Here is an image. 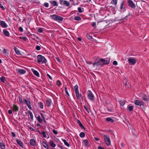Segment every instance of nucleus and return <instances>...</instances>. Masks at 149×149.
Here are the masks:
<instances>
[{
    "label": "nucleus",
    "instance_id": "6ab92c4d",
    "mask_svg": "<svg viewBox=\"0 0 149 149\" xmlns=\"http://www.w3.org/2000/svg\"><path fill=\"white\" fill-rule=\"evenodd\" d=\"M30 144L33 146H34L36 145V142L33 139H31L30 141Z\"/></svg>",
    "mask_w": 149,
    "mask_h": 149
},
{
    "label": "nucleus",
    "instance_id": "a18cd8bd",
    "mask_svg": "<svg viewBox=\"0 0 149 149\" xmlns=\"http://www.w3.org/2000/svg\"><path fill=\"white\" fill-rule=\"evenodd\" d=\"M44 6L46 7H49V4L47 3H44Z\"/></svg>",
    "mask_w": 149,
    "mask_h": 149
},
{
    "label": "nucleus",
    "instance_id": "f03ea898",
    "mask_svg": "<svg viewBox=\"0 0 149 149\" xmlns=\"http://www.w3.org/2000/svg\"><path fill=\"white\" fill-rule=\"evenodd\" d=\"M47 60L45 57L41 55H38V63H41L42 64L46 63Z\"/></svg>",
    "mask_w": 149,
    "mask_h": 149
},
{
    "label": "nucleus",
    "instance_id": "a211bd4d",
    "mask_svg": "<svg viewBox=\"0 0 149 149\" xmlns=\"http://www.w3.org/2000/svg\"><path fill=\"white\" fill-rule=\"evenodd\" d=\"M46 103L47 106H50L52 103V100L50 99H48L46 100Z\"/></svg>",
    "mask_w": 149,
    "mask_h": 149
},
{
    "label": "nucleus",
    "instance_id": "c756f323",
    "mask_svg": "<svg viewBox=\"0 0 149 149\" xmlns=\"http://www.w3.org/2000/svg\"><path fill=\"white\" fill-rule=\"evenodd\" d=\"M119 102L120 105L122 106H123L124 105L125 103V102L124 100L120 101Z\"/></svg>",
    "mask_w": 149,
    "mask_h": 149
},
{
    "label": "nucleus",
    "instance_id": "7c9ffc66",
    "mask_svg": "<svg viewBox=\"0 0 149 149\" xmlns=\"http://www.w3.org/2000/svg\"><path fill=\"white\" fill-rule=\"evenodd\" d=\"M84 144L85 146H88V142L87 140H85L84 141Z\"/></svg>",
    "mask_w": 149,
    "mask_h": 149
},
{
    "label": "nucleus",
    "instance_id": "603ef678",
    "mask_svg": "<svg viewBox=\"0 0 149 149\" xmlns=\"http://www.w3.org/2000/svg\"><path fill=\"white\" fill-rule=\"evenodd\" d=\"M84 108L85 109V110L88 112V113H89V110H88V109L86 107V106H84Z\"/></svg>",
    "mask_w": 149,
    "mask_h": 149
},
{
    "label": "nucleus",
    "instance_id": "37998d69",
    "mask_svg": "<svg viewBox=\"0 0 149 149\" xmlns=\"http://www.w3.org/2000/svg\"><path fill=\"white\" fill-rule=\"evenodd\" d=\"M42 134L44 137L46 138L47 137V136L46 135L45 132H42Z\"/></svg>",
    "mask_w": 149,
    "mask_h": 149
},
{
    "label": "nucleus",
    "instance_id": "5fc2aeb1",
    "mask_svg": "<svg viewBox=\"0 0 149 149\" xmlns=\"http://www.w3.org/2000/svg\"><path fill=\"white\" fill-rule=\"evenodd\" d=\"M65 92H66V94L68 95H69V93H68L67 90V88H66V87H65Z\"/></svg>",
    "mask_w": 149,
    "mask_h": 149
},
{
    "label": "nucleus",
    "instance_id": "6e6552de",
    "mask_svg": "<svg viewBox=\"0 0 149 149\" xmlns=\"http://www.w3.org/2000/svg\"><path fill=\"white\" fill-rule=\"evenodd\" d=\"M129 6L131 8H136V5L134 4L133 1L131 0H128L127 1Z\"/></svg>",
    "mask_w": 149,
    "mask_h": 149
},
{
    "label": "nucleus",
    "instance_id": "e2e57ef3",
    "mask_svg": "<svg viewBox=\"0 0 149 149\" xmlns=\"http://www.w3.org/2000/svg\"><path fill=\"white\" fill-rule=\"evenodd\" d=\"M47 76L51 80H52V78L51 77L49 74H47Z\"/></svg>",
    "mask_w": 149,
    "mask_h": 149
},
{
    "label": "nucleus",
    "instance_id": "bf43d9fd",
    "mask_svg": "<svg viewBox=\"0 0 149 149\" xmlns=\"http://www.w3.org/2000/svg\"><path fill=\"white\" fill-rule=\"evenodd\" d=\"M3 53L4 54H6L7 53V50L5 49L3 50Z\"/></svg>",
    "mask_w": 149,
    "mask_h": 149
},
{
    "label": "nucleus",
    "instance_id": "cd10ccee",
    "mask_svg": "<svg viewBox=\"0 0 149 149\" xmlns=\"http://www.w3.org/2000/svg\"><path fill=\"white\" fill-rule=\"evenodd\" d=\"M42 145L45 148L48 149V145L45 142H42Z\"/></svg>",
    "mask_w": 149,
    "mask_h": 149
},
{
    "label": "nucleus",
    "instance_id": "393cba45",
    "mask_svg": "<svg viewBox=\"0 0 149 149\" xmlns=\"http://www.w3.org/2000/svg\"><path fill=\"white\" fill-rule=\"evenodd\" d=\"M38 105L39 107L41 109H42L43 108V104L42 102H39L38 103Z\"/></svg>",
    "mask_w": 149,
    "mask_h": 149
},
{
    "label": "nucleus",
    "instance_id": "412c9836",
    "mask_svg": "<svg viewBox=\"0 0 149 149\" xmlns=\"http://www.w3.org/2000/svg\"><path fill=\"white\" fill-rule=\"evenodd\" d=\"M19 107L15 104H13V109L15 111H17L19 109Z\"/></svg>",
    "mask_w": 149,
    "mask_h": 149
},
{
    "label": "nucleus",
    "instance_id": "6e6d98bb",
    "mask_svg": "<svg viewBox=\"0 0 149 149\" xmlns=\"http://www.w3.org/2000/svg\"><path fill=\"white\" fill-rule=\"evenodd\" d=\"M143 100L144 101H147V97L146 96H145L143 97Z\"/></svg>",
    "mask_w": 149,
    "mask_h": 149
},
{
    "label": "nucleus",
    "instance_id": "20e7f679",
    "mask_svg": "<svg viewBox=\"0 0 149 149\" xmlns=\"http://www.w3.org/2000/svg\"><path fill=\"white\" fill-rule=\"evenodd\" d=\"M74 91L76 94V96L78 99H79L80 98V97H81L83 98V97L82 95L80 94L79 95V93L78 90V86L77 85H76L74 86Z\"/></svg>",
    "mask_w": 149,
    "mask_h": 149
},
{
    "label": "nucleus",
    "instance_id": "49530a36",
    "mask_svg": "<svg viewBox=\"0 0 149 149\" xmlns=\"http://www.w3.org/2000/svg\"><path fill=\"white\" fill-rule=\"evenodd\" d=\"M0 8H1L2 10H5V8L0 3Z\"/></svg>",
    "mask_w": 149,
    "mask_h": 149
},
{
    "label": "nucleus",
    "instance_id": "c03bdc74",
    "mask_svg": "<svg viewBox=\"0 0 149 149\" xmlns=\"http://www.w3.org/2000/svg\"><path fill=\"white\" fill-rule=\"evenodd\" d=\"M29 112L30 114V117L31 119H32L33 118V115L32 113V112L31 111H29Z\"/></svg>",
    "mask_w": 149,
    "mask_h": 149
},
{
    "label": "nucleus",
    "instance_id": "c9c22d12",
    "mask_svg": "<svg viewBox=\"0 0 149 149\" xmlns=\"http://www.w3.org/2000/svg\"><path fill=\"white\" fill-rule=\"evenodd\" d=\"M0 80L3 82H4L5 80V77H2L0 78Z\"/></svg>",
    "mask_w": 149,
    "mask_h": 149
},
{
    "label": "nucleus",
    "instance_id": "58836bf2",
    "mask_svg": "<svg viewBox=\"0 0 149 149\" xmlns=\"http://www.w3.org/2000/svg\"><path fill=\"white\" fill-rule=\"evenodd\" d=\"M19 38L20 39H23L24 41H26L27 38L26 37H20Z\"/></svg>",
    "mask_w": 149,
    "mask_h": 149
},
{
    "label": "nucleus",
    "instance_id": "e433bc0d",
    "mask_svg": "<svg viewBox=\"0 0 149 149\" xmlns=\"http://www.w3.org/2000/svg\"><path fill=\"white\" fill-rule=\"evenodd\" d=\"M85 134L83 132H81L79 134L81 138H83L85 136Z\"/></svg>",
    "mask_w": 149,
    "mask_h": 149
},
{
    "label": "nucleus",
    "instance_id": "f257e3e1",
    "mask_svg": "<svg viewBox=\"0 0 149 149\" xmlns=\"http://www.w3.org/2000/svg\"><path fill=\"white\" fill-rule=\"evenodd\" d=\"M109 61L110 59L109 58L105 59H101L98 60V61L94 63L93 64V66L96 69H98L103 65L109 64Z\"/></svg>",
    "mask_w": 149,
    "mask_h": 149
},
{
    "label": "nucleus",
    "instance_id": "7ed1b4c3",
    "mask_svg": "<svg viewBox=\"0 0 149 149\" xmlns=\"http://www.w3.org/2000/svg\"><path fill=\"white\" fill-rule=\"evenodd\" d=\"M74 91L76 94V96L78 99H79L80 98V97H81L83 98V97L82 95L80 94L79 95V93L78 90V86L77 85H76L74 86Z\"/></svg>",
    "mask_w": 149,
    "mask_h": 149
},
{
    "label": "nucleus",
    "instance_id": "423d86ee",
    "mask_svg": "<svg viewBox=\"0 0 149 149\" xmlns=\"http://www.w3.org/2000/svg\"><path fill=\"white\" fill-rule=\"evenodd\" d=\"M103 136L104 137V142L106 145L107 146L110 145L111 144V141L109 136L106 135H104Z\"/></svg>",
    "mask_w": 149,
    "mask_h": 149
},
{
    "label": "nucleus",
    "instance_id": "72a5a7b5",
    "mask_svg": "<svg viewBox=\"0 0 149 149\" xmlns=\"http://www.w3.org/2000/svg\"><path fill=\"white\" fill-rule=\"evenodd\" d=\"M74 19L75 20L77 21H80L81 19V18L80 17L78 16H76L74 17Z\"/></svg>",
    "mask_w": 149,
    "mask_h": 149
},
{
    "label": "nucleus",
    "instance_id": "dca6fc26",
    "mask_svg": "<svg viewBox=\"0 0 149 149\" xmlns=\"http://www.w3.org/2000/svg\"><path fill=\"white\" fill-rule=\"evenodd\" d=\"M16 141L17 143L21 147H23V144L22 142L20 140L17 139Z\"/></svg>",
    "mask_w": 149,
    "mask_h": 149
},
{
    "label": "nucleus",
    "instance_id": "4c0bfd02",
    "mask_svg": "<svg viewBox=\"0 0 149 149\" xmlns=\"http://www.w3.org/2000/svg\"><path fill=\"white\" fill-rule=\"evenodd\" d=\"M56 84L57 85L60 86L61 85V83L60 81L57 80L56 82Z\"/></svg>",
    "mask_w": 149,
    "mask_h": 149
},
{
    "label": "nucleus",
    "instance_id": "c85d7f7f",
    "mask_svg": "<svg viewBox=\"0 0 149 149\" xmlns=\"http://www.w3.org/2000/svg\"><path fill=\"white\" fill-rule=\"evenodd\" d=\"M106 120L108 122H110L112 123L114 122V120L110 118H107L106 119Z\"/></svg>",
    "mask_w": 149,
    "mask_h": 149
},
{
    "label": "nucleus",
    "instance_id": "4468645a",
    "mask_svg": "<svg viewBox=\"0 0 149 149\" xmlns=\"http://www.w3.org/2000/svg\"><path fill=\"white\" fill-rule=\"evenodd\" d=\"M16 70L18 73L22 74H24L26 72V71L23 69H17Z\"/></svg>",
    "mask_w": 149,
    "mask_h": 149
},
{
    "label": "nucleus",
    "instance_id": "3c124183",
    "mask_svg": "<svg viewBox=\"0 0 149 149\" xmlns=\"http://www.w3.org/2000/svg\"><path fill=\"white\" fill-rule=\"evenodd\" d=\"M53 133L55 134H58V132L55 130H53Z\"/></svg>",
    "mask_w": 149,
    "mask_h": 149
},
{
    "label": "nucleus",
    "instance_id": "0e129e2a",
    "mask_svg": "<svg viewBox=\"0 0 149 149\" xmlns=\"http://www.w3.org/2000/svg\"><path fill=\"white\" fill-rule=\"evenodd\" d=\"M94 139H95V140L96 141H98V140H100V139L99 138H96V137H95Z\"/></svg>",
    "mask_w": 149,
    "mask_h": 149
},
{
    "label": "nucleus",
    "instance_id": "0eeeda50",
    "mask_svg": "<svg viewBox=\"0 0 149 149\" xmlns=\"http://www.w3.org/2000/svg\"><path fill=\"white\" fill-rule=\"evenodd\" d=\"M88 98L91 100L93 101L94 99V96L92 92L90 90L88 91Z\"/></svg>",
    "mask_w": 149,
    "mask_h": 149
},
{
    "label": "nucleus",
    "instance_id": "9d476101",
    "mask_svg": "<svg viewBox=\"0 0 149 149\" xmlns=\"http://www.w3.org/2000/svg\"><path fill=\"white\" fill-rule=\"evenodd\" d=\"M134 104L136 105L141 106L144 104L143 102L138 100H135L134 102Z\"/></svg>",
    "mask_w": 149,
    "mask_h": 149
},
{
    "label": "nucleus",
    "instance_id": "79ce46f5",
    "mask_svg": "<svg viewBox=\"0 0 149 149\" xmlns=\"http://www.w3.org/2000/svg\"><path fill=\"white\" fill-rule=\"evenodd\" d=\"M19 102L21 103H22L23 102L22 100L21 97L20 96H19Z\"/></svg>",
    "mask_w": 149,
    "mask_h": 149
},
{
    "label": "nucleus",
    "instance_id": "13d9d810",
    "mask_svg": "<svg viewBox=\"0 0 149 149\" xmlns=\"http://www.w3.org/2000/svg\"><path fill=\"white\" fill-rule=\"evenodd\" d=\"M96 25V23L95 22H93L92 23V26L93 27H94Z\"/></svg>",
    "mask_w": 149,
    "mask_h": 149
},
{
    "label": "nucleus",
    "instance_id": "4d7b16f0",
    "mask_svg": "<svg viewBox=\"0 0 149 149\" xmlns=\"http://www.w3.org/2000/svg\"><path fill=\"white\" fill-rule=\"evenodd\" d=\"M60 3L61 5H63V1H64L63 0H59Z\"/></svg>",
    "mask_w": 149,
    "mask_h": 149
},
{
    "label": "nucleus",
    "instance_id": "39448f33",
    "mask_svg": "<svg viewBox=\"0 0 149 149\" xmlns=\"http://www.w3.org/2000/svg\"><path fill=\"white\" fill-rule=\"evenodd\" d=\"M50 17L52 19L57 21H62L63 20V18L61 17L58 16L55 14L51 15Z\"/></svg>",
    "mask_w": 149,
    "mask_h": 149
},
{
    "label": "nucleus",
    "instance_id": "864d4df0",
    "mask_svg": "<svg viewBox=\"0 0 149 149\" xmlns=\"http://www.w3.org/2000/svg\"><path fill=\"white\" fill-rule=\"evenodd\" d=\"M19 30L21 32H22L23 31V29L22 27H19Z\"/></svg>",
    "mask_w": 149,
    "mask_h": 149
},
{
    "label": "nucleus",
    "instance_id": "a878e982",
    "mask_svg": "<svg viewBox=\"0 0 149 149\" xmlns=\"http://www.w3.org/2000/svg\"><path fill=\"white\" fill-rule=\"evenodd\" d=\"M62 141L64 143V144L68 147L70 146V145L68 144V142H67L66 140L64 139H62Z\"/></svg>",
    "mask_w": 149,
    "mask_h": 149
},
{
    "label": "nucleus",
    "instance_id": "a19ab883",
    "mask_svg": "<svg viewBox=\"0 0 149 149\" xmlns=\"http://www.w3.org/2000/svg\"><path fill=\"white\" fill-rule=\"evenodd\" d=\"M38 121L39 122H42V120L40 118V116H38Z\"/></svg>",
    "mask_w": 149,
    "mask_h": 149
},
{
    "label": "nucleus",
    "instance_id": "f8f14e48",
    "mask_svg": "<svg viewBox=\"0 0 149 149\" xmlns=\"http://www.w3.org/2000/svg\"><path fill=\"white\" fill-rule=\"evenodd\" d=\"M123 1L120 4V11L122 12H123L126 10V9L125 7L123 6Z\"/></svg>",
    "mask_w": 149,
    "mask_h": 149
},
{
    "label": "nucleus",
    "instance_id": "aec40b11",
    "mask_svg": "<svg viewBox=\"0 0 149 149\" xmlns=\"http://www.w3.org/2000/svg\"><path fill=\"white\" fill-rule=\"evenodd\" d=\"M77 123L79 125V126L81 127V128L84 129L85 127L82 124V123H81V122L78 120H77Z\"/></svg>",
    "mask_w": 149,
    "mask_h": 149
},
{
    "label": "nucleus",
    "instance_id": "f704fd0d",
    "mask_svg": "<svg viewBox=\"0 0 149 149\" xmlns=\"http://www.w3.org/2000/svg\"><path fill=\"white\" fill-rule=\"evenodd\" d=\"M31 70L34 74L37 76V71L33 69H32Z\"/></svg>",
    "mask_w": 149,
    "mask_h": 149
},
{
    "label": "nucleus",
    "instance_id": "2eb2a0df",
    "mask_svg": "<svg viewBox=\"0 0 149 149\" xmlns=\"http://www.w3.org/2000/svg\"><path fill=\"white\" fill-rule=\"evenodd\" d=\"M49 3L52 5L54 6H57L58 4L57 2L54 0L50 1H49Z\"/></svg>",
    "mask_w": 149,
    "mask_h": 149
},
{
    "label": "nucleus",
    "instance_id": "de8ad7c7",
    "mask_svg": "<svg viewBox=\"0 0 149 149\" xmlns=\"http://www.w3.org/2000/svg\"><path fill=\"white\" fill-rule=\"evenodd\" d=\"M113 63L114 65H116L117 64V62L116 61H114Z\"/></svg>",
    "mask_w": 149,
    "mask_h": 149
},
{
    "label": "nucleus",
    "instance_id": "5701e85b",
    "mask_svg": "<svg viewBox=\"0 0 149 149\" xmlns=\"http://www.w3.org/2000/svg\"><path fill=\"white\" fill-rule=\"evenodd\" d=\"M134 107L132 105H128L127 108L130 111H132L134 109Z\"/></svg>",
    "mask_w": 149,
    "mask_h": 149
},
{
    "label": "nucleus",
    "instance_id": "ddd939ff",
    "mask_svg": "<svg viewBox=\"0 0 149 149\" xmlns=\"http://www.w3.org/2000/svg\"><path fill=\"white\" fill-rule=\"evenodd\" d=\"M0 24L1 26L3 28H5L7 27V24L3 21H0Z\"/></svg>",
    "mask_w": 149,
    "mask_h": 149
},
{
    "label": "nucleus",
    "instance_id": "ea45409f",
    "mask_svg": "<svg viewBox=\"0 0 149 149\" xmlns=\"http://www.w3.org/2000/svg\"><path fill=\"white\" fill-rule=\"evenodd\" d=\"M113 3V4L115 5H116L117 2V1L118 0H112Z\"/></svg>",
    "mask_w": 149,
    "mask_h": 149
},
{
    "label": "nucleus",
    "instance_id": "bb28decb",
    "mask_svg": "<svg viewBox=\"0 0 149 149\" xmlns=\"http://www.w3.org/2000/svg\"><path fill=\"white\" fill-rule=\"evenodd\" d=\"M14 50L16 54L18 55L20 54V53L19 49L16 47L14 48Z\"/></svg>",
    "mask_w": 149,
    "mask_h": 149
},
{
    "label": "nucleus",
    "instance_id": "052dcab7",
    "mask_svg": "<svg viewBox=\"0 0 149 149\" xmlns=\"http://www.w3.org/2000/svg\"><path fill=\"white\" fill-rule=\"evenodd\" d=\"M8 113L9 114H11L12 113V110H9L8 111Z\"/></svg>",
    "mask_w": 149,
    "mask_h": 149
},
{
    "label": "nucleus",
    "instance_id": "69168bd1",
    "mask_svg": "<svg viewBox=\"0 0 149 149\" xmlns=\"http://www.w3.org/2000/svg\"><path fill=\"white\" fill-rule=\"evenodd\" d=\"M41 117H42V118L43 119H45V117L43 115V114H42V113H41Z\"/></svg>",
    "mask_w": 149,
    "mask_h": 149
},
{
    "label": "nucleus",
    "instance_id": "338daca9",
    "mask_svg": "<svg viewBox=\"0 0 149 149\" xmlns=\"http://www.w3.org/2000/svg\"><path fill=\"white\" fill-rule=\"evenodd\" d=\"M40 49H41L40 47V46L38 45V51L40 50Z\"/></svg>",
    "mask_w": 149,
    "mask_h": 149
},
{
    "label": "nucleus",
    "instance_id": "f3484780",
    "mask_svg": "<svg viewBox=\"0 0 149 149\" xmlns=\"http://www.w3.org/2000/svg\"><path fill=\"white\" fill-rule=\"evenodd\" d=\"M3 34L6 36L9 37L10 36V33L6 29H3Z\"/></svg>",
    "mask_w": 149,
    "mask_h": 149
},
{
    "label": "nucleus",
    "instance_id": "680f3d73",
    "mask_svg": "<svg viewBox=\"0 0 149 149\" xmlns=\"http://www.w3.org/2000/svg\"><path fill=\"white\" fill-rule=\"evenodd\" d=\"M11 134H12V136H13V137H15V134L14 133V132H12Z\"/></svg>",
    "mask_w": 149,
    "mask_h": 149
},
{
    "label": "nucleus",
    "instance_id": "2f4dec72",
    "mask_svg": "<svg viewBox=\"0 0 149 149\" xmlns=\"http://www.w3.org/2000/svg\"><path fill=\"white\" fill-rule=\"evenodd\" d=\"M49 143L50 146L53 147H55L56 146V144L54 143L53 141H50L49 142Z\"/></svg>",
    "mask_w": 149,
    "mask_h": 149
},
{
    "label": "nucleus",
    "instance_id": "1a4fd4ad",
    "mask_svg": "<svg viewBox=\"0 0 149 149\" xmlns=\"http://www.w3.org/2000/svg\"><path fill=\"white\" fill-rule=\"evenodd\" d=\"M128 62L130 65H134L136 62V61L134 58H129L128 59Z\"/></svg>",
    "mask_w": 149,
    "mask_h": 149
},
{
    "label": "nucleus",
    "instance_id": "09e8293b",
    "mask_svg": "<svg viewBox=\"0 0 149 149\" xmlns=\"http://www.w3.org/2000/svg\"><path fill=\"white\" fill-rule=\"evenodd\" d=\"M87 37L88 39L89 40H90L92 38L89 35H87Z\"/></svg>",
    "mask_w": 149,
    "mask_h": 149
},
{
    "label": "nucleus",
    "instance_id": "4be33fe9",
    "mask_svg": "<svg viewBox=\"0 0 149 149\" xmlns=\"http://www.w3.org/2000/svg\"><path fill=\"white\" fill-rule=\"evenodd\" d=\"M0 147L2 149L6 148L5 146L3 141L0 142Z\"/></svg>",
    "mask_w": 149,
    "mask_h": 149
},
{
    "label": "nucleus",
    "instance_id": "9b49d317",
    "mask_svg": "<svg viewBox=\"0 0 149 149\" xmlns=\"http://www.w3.org/2000/svg\"><path fill=\"white\" fill-rule=\"evenodd\" d=\"M24 103L27 105L29 108L30 109H31L32 107L31 106V103L30 101L28 100L24 99Z\"/></svg>",
    "mask_w": 149,
    "mask_h": 149
},
{
    "label": "nucleus",
    "instance_id": "774afa93",
    "mask_svg": "<svg viewBox=\"0 0 149 149\" xmlns=\"http://www.w3.org/2000/svg\"><path fill=\"white\" fill-rule=\"evenodd\" d=\"M78 40H79V41H81V38H78Z\"/></svg>",
    "mask_w": 149,
    "mask_h": 149
},
{
    "label": "nucleus",
    "instance_id": "8fccbe9b",
    "mask_svg": "<svg viewBox=\"0 0 149 149\" xmlns=\"http://www.w3.org/2000/svg\"><path fill=\"white\" fill-rule=\"evenodd\" d=\"M38 31L40 33H42V29L41 28H39L38 29Z\"/></svg>",
    "mask_w": 149,
    "mask_h": 149
},
{
    "label": "nucleus",
    "instance_id": "473e14b6",
    "mask_svg": "<svg viewBox=\"0 0 149 149\" xmlns=\"http://www.w3.org/2000/svg\"><path fill=\"white\" fill-rule=\"evenodd\" d=\"M78 11L80 13H82L84 12V8L81 7L78 8Z\"/></svg>",
    "mask_w": 149,
    "mask_h": 149
},
{
    "label": "nucleus",
    "instance_id": "b1692460",
    "mask_svg": "<svg viewBox=\"0 0 149 149\" xmlns=\"http://www.w3.org/2000/svg\"><path fill=\"white\" fill-rule=\"evenodd\" d=\"M63 5H64L67 6H70L69 2L67 1H63Z\"/></svg>",
    "mask_w": 149,
    "mask_h": 149
}]
</instances>
